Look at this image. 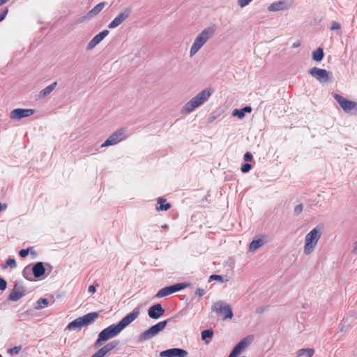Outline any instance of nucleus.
<instances>
[{
    "label": "nucleus",
    "instance_id": "nucleus-24",
    "mask_svg": "<svg viewBox=\"0 0 357 357\" xmlns=\"http://www.w3.org/2000/svg\"><path fill=\"white\" fill-rule=\"evenodd\" d=\"M158 203L160 205L156 208L157 211H167L170 208L171 205L169 203L166 202V199L162 197H159L158 199Z\"/></svg>",
    "mask_w": 357,
    "mask_h": 357
},
{
    "label": "nucleus",
    "instance_id": "nucleus-6",
    "mask_svg": "<svg viewBox=\"0 0 357 357\" xmlns=\"http://www.w3.org/2000/svg\"><path fill=\"white\" fill-rule=\"evenodd\" d=\"M167 324V320L158 322L149 329L144 331L139 337V342H144L155 336L160 331H163Z\"/></svg>",
    "mask_w": 357,
    "mask_h": 357
},
{
    "label": "nucleus",
    "instance_id": "nucleus-33",
    "mask_svg": "<svg viewBox=\"0 0 357 357\" xmlns=\"http://www.w3.org/2000/svg\"><path fill=\"white\" fill-rule=\"evenodd\" d=\"M251 165L249 163H245L241 167V171L243 173H247L251 169Z\"/></svg>",
    "mask_w": 357,
    "mask_h": 357
},
{
    "label": "nucleus",
    "instance_id": "nucleus-3",
    "mask_svg": "<svg viewBox=\"0 0 357 357\" xmlns=\"http://www.w3.org/2000/svg\"><path fill=\"white\" fill-rule=\"evenodd\" d=\"M211 95L210 89H204L186 102L181 109L182 114H189L206 102Z\"/></svg>",
    "mask_w": 357,
    "mask_h": 357
},
{
    "label": "nucleus",
    "instance_id": "nucleus-22",
    "mask_svg": "<svg viewBox=\"0 0 357 357\" xmlns=\"http://www.w3.org/2000/svg\"><path fill=\"white\" fill-rule=\"evenodd\" d=\"M252 112V107L250 106H246L241 109H235L232 112L234 116H238L239 119H242L245 116L246 112L250 113Z\"/></svg>",
    "mask_w": 357,
    "mask_h": 357
},
{
    "label": "nucleus",
    "instance_id": "nucleus-7",
    "mask_svg": "<svg viewBox=\"0 0 357 357\" xmlns=\"http://www.w3.org/2000/svg\"><path fill=\"white\" fill-rule=\"evenodd\" d=\"M335 100L338 102L344 112L351 114H357V102L349 100L339 94L334 95Z\"/></svg>",
    "mask_w": 357,
    "mask_h": 357
},
{
    "label": "nucleus",
    "instance_id": "nucleus-17",
    "mask_svg": "<svg viewBox=\"0 0 357 357\" xmlns=\"http://www.w3.org/2000/svg\"><path fill=\"white\" fill-rule=\"evenodd\" d=\"M109 34V31L104 30L100 32L98 34L95 36L88 43L87 50H91L93 49L98 44H99L107 35Z\"/></svg>",
    "mask_w": 357,
    "mask_h": 357
},
{
    "label": "nucleus",
    "instance_id": "nucleus-43",
    "mask_svg": "<svg viewBox=\"0 0 357 357\" xmlns=\"http://www.w3.org/2000/svg\"><path fill=\"white\" fill-rule=\"evenodd\" d=\"M300 45H301L300 42H299V41H297V42L294 43L292 45V47H293V48H296V47H298Z\"/></svg>",
    "mask_w": 357,
    "mask_h": 357
},
{
    "label": "nucleus",
    "instance_id": "nucleus-12",
    "mask_svg": "<svg viewBox=\"0 0 357 357\" xmlns=\"http://www.w3.org/2000/svg\"><path fill=\"white\" fill-rule=\"evenodd\" d=\"M35 113L33 109H22L17 108L13 109L10 114V117L13 121H19L22 118L29 117Z\"/></svg>",
    "mask_w": 357,
    "mask_h": 357
},
{
    "label": "nucleus",
    "instance_id": "nucleus-40",
    "mask_svg": "<svg viewBox=\"0 0 357 357\" xmlns=\"http://www.w3.org/2000/svg\"><path fill=\"white\" fill-rule=\"evenodd\" d=\"M195 294L196 295H197L199 297H202L205 294V291L203 289H201V288H198L197 289L196 291H195Z\"/></svg>",
    "mask_w": 357,
    "mask_h": 357
},
{
    "label": "nucleus",
    "instance_id": "nucleus-13",
    "mask_svg": "<svg viewBox=\"0 0 357 357\" xmlns=\"http://www.w3.org/2000/svg\"><path fill=\"white\" fill-rule=\"evenodd\" d=\"M130 14V10L129 8L124 9L109 24L108 27L109 29H114L117 27L129 17Z\"/></svg>",
    "mask_w": 357,
    "mask_h": 357
},
{
    "label": "nucleus",
    "instance_id": "nucleus-4",
    "mask_svg": "<svg viewBox=\"0 0 357 357\" xmlns=\"http://www.w3.org/2000/svg\"><path fill=\"white\" fill-rule=\"evenodd\" d=\"M321 231L317 227L312 229L305 237L303 252L305 255H310L313 252L317 244L320 239Z\"/></svg>",
    "mask_w": 357,
    "mask_h": 357
},
{
    "label": "nucleus",
    "instance_id": "nucleus-41",
    "mask_svg": "<svg viewBox=\"0 0 357 357\" xmlns=\"http://www.w3.org/2000/svg\"><path fill=\"white\" fill-rule=\"evenodd\" d=\"M20 347H15L10 350V353L17 354L20 352Z\"/></svg>",
    "mask_w": 357,
    "mask_h": 357
},
{
    "label": "nucleus",
    "instance_id": "nucleus-16",
    "mask_svg": "<svg viewBox=\"0 0 357 357\" xmlns=\"http://www.w3.org/2000/svg\"><path fill=\"white\" fill-rule=\"evenodd\" d=\"M24 295V291L23 287L17 283H15L10 293L8 298L12 301H17L23 297Z\"/></svg>",
    "mask_w": 357,
    "mask_h": 357
},
{
    "label": "nucleus",
    "instance_id": "nucleus-23",
    "mask_svg": "<svg viewBox=\"0 0 357 357\" xmlns=\"http://www.w3.org/2000/svg\"><path fill=\"white\" fill-rule=\"evenodd\" d=\"M56 84H57L56 82H54L52 84H51L50 85L44 88L42 91H40V92L39 93V96L40 98H45L47 96H48L49 94H50L52 92V91L55 89Z\"/></svg>",
    "mask_w": 357,
    "mask_h": 357
},
{
    "label": "nucleus",
    "instance_id": "nucleus-37",
    "mask_svg": "<svg viewBox=\"0 0 357 357\" xmlns=\"http://www.w3.org/2000/svg\"><path fill=\"white\" fill-rule=\"evenodd\" d=\"M243 159L246 162H251L252 160V155L250 152H246L243 156Z\"/></svg>",
    "mask_w": 357,
    "mask_h": 357
},
{
    "label": "nucleus",
    "instance_id": "nucleus-5",
    "mask_svg": "<svg viewBox=\"0 0 357 357\" xmlns=\"http://www.w3.org/2000/svg\"><path fill=\"white\" fill-rule=\"evenodd\" d=\"M98 317V313L93 312L88 313L82 317H78L69 323L66 329L69 331L80 329L84 326H88L95 321Z\"/></svg>",
    "mask_w": 357,
    "mask_h": 357
},
{
    "label": "nucleus",
    "instance_id": "nucleus-34",
    "mask_svg": "<svg viewBox=\"0 0 357 357\" xmlns=\"http://www.w3.org/2000/svg\"><path fill=\"white\" fill-rule=\"evenodd\" d=\"M340 27L341 26H340V23H338L337 22H335V21L332 22L331 26V29L332 31L340 29Z\"/></svg>",
    "mask_w": 357,
    "mask_h": 357
},
{
    "label": "nucleus",
    "instance_id": "nucleus-14",
    "mask_svg": "<svg viewBox=\"0 0 357 357\" xmlns=\"http://www.w3.org/2000/svg\"><path fill=\"white\" fill-rule=\"evenodd\" d=\"M188 351L183 349L172 348L160 352L161 357H187Z\"/></svg>",
    "mask_w": 357,
    "mask_h": 357
},
{
    "label": "nucleus",
    "instance_id": "nucleus-36",
    "mask_svg": "<svg viewBox=\"0 0 357 357\" xmlns=\"http://www.w3.org/2000/svg\"><path fill=\"white\" fill-rule=\"evenodd\" d=\"M29 248L22 249L20 251L19 255L21 257L24 258L29 255Z\"/></svg>",
    "mask_w": 357,
    "mask_h": 357
},
{
    "label": "nucleus",
    "instance_id": "nucleus-10",
    "mask_svg": "<svg viewBox=\"0 0 357 357\" xmlns=\"http://www.w3.org/2000/svg\"><path fill=\"white\" fill-rule=\"evenodd\" d=\"M309 73L321 83L328 82L332 77L331 73L317 67L310 68Z\"/></svg>",
    "mask_w": 357,
    "mask_h": 357
},
{
    "label": "nucleus",
    "instance_id": "nucleus-42",
    "mask_svg": "<svg viewBox=\"0 0 357 357\" xmlns=\"http://www.w3.org/2000/svg\"><path fill=\"white\" fill-rule=\"evenodd\" d=\"M89 291L91 293H94L96 291V287L93 285H91L89 287Z\"/></svg>",
    "mask_w": 357,
    "mask_h": 357
},
{
    "label": "nucleus",
    "instance_id": "nucleus-46",
    "mask_svg": "<svg viewBox=\"0 0 357 357\" xmlns=\"http://www.w3.org/2000/svg\"><path fill=\"white\" fill-rule=\"evenodd\" d=\"M162 228L163 229H168V226H167V225H164L162 226Z\"/></svg>",
    "mask_w": 357,
    "mask_h": 357
},
{
    "label": "nucleus",
    "instance_id": "nucleus-1",
    "mask_svg": "<svg viewBox=\"0 0 357 357\" xmlns=\"http://www.w3.org/2000/svg\"><path fill=\"white\" fill-rule=\"evenodd\" d=\"M139 309L135 308L130 313L124 317L117 324H112L103 329L98 335V337L94 343L96 348L100 347L104 342L116 337L127 326L134 321L139 314Z\"/></svg>",
    "mask_w": 357,
    "mask_h": 357
},
{
    "label": "nucleus",
    "instance_id": "nucleus-47",
    "mask_svg": "<svg viewBox=\"0 0 357 357\" xmlns=\"http://www.w3.org/2000/svg\"><path fill=\"white\" fill-rule=\"evenodd\" d=\"M0 357H2L1 354H0Z\"/></svg>",
    "mask_w": 357,
    "mask_h": 357
},
{
    "label": "nucleus",
    "instance_id": "nucleus-28",
    "mask_svg": "<svg viewBox=\"0 0 357 357\" xmlns=\"http://www.w3.org/2000/svg\"><path fill=\"white\" fill-rule=\"evenodd\" d=\"M16 261L13 258H8L6 261L5 264L2 265L3 268H6L8 266H10L11 268H14L16 267Z\"/></svg>",
    "mask_w": 357,
    "mask_h": 357
},
{
    "label": "nucleus",
    "instance_id": "nucleus-38",
    "mask_svg": "<svg viewBox=\"0 0 357 357\" xmlns=\"http://www.w3.org/2000/svg\"><path fill=\"white\" fill-rule=\"evenodd\" d=\"M7 286L6 282L2 278H0V290L3 291L6 289Z\"/></svg>",
    "mask_w": 357,
    "mask_h": 357
},
{
    "label": "nucleus",
    "instance_id": "nucleus-11",
    "mask_svg": "<svg viewBox=\"0 0 357 357\" xmlns=\"http://www.w3.org/2000/svg\"><path fill=\"white\" fill-rule=\"evenodd\" d=\"M188 286L186 283H177L171 286L165 287L160 289L156 294L155 296L157 298H162L170 295L173 293L177 292L181 289H183Z\"/></svg>",
    "mask_w": 357,
    "mask_h": 357
},
{
    "label": "nucleus",
    "instance_id": "nucleus-27",
    "mask_svg": "<svg viewBox=\"0 0 357 357\" xmlns=\"http://www.w3.org/2000/svg\"><path fill=\"white\" fill-rule=\"evenodd\" d=\"M324 58V51L321 47H318L312 53V59L317 62L321 61Z\"/></svg>",
    "mask_w": 357,
    "mask_h": 357
},
{
    "label": "nucleus",
    "instance_id": "nucleus-39",
    "mask_svg": "<svg viewBox=\"0 0 357 357\" xmlns=\"http://www.w3.org/2000/svg\"><path fill=\"white\" fill-rule=\"evenodd\" d=\"M211 280H218L220 282H222V277L220 275H211L210 276Z\"/></svg>",
    "mask_w": 357,
    "mask_h": 357
},
{
    "label": "nucleus",
    "instance_id": "nucleus-45",
    "mask_svg": "<svg viewBox=\"0 0 357 357\" xmlns=\"http://www.w3.org/2000/svg\"><path fill=\"white\" fill-rule=\"evenodd\" d=\"M8 0H0V6L6 3Z\"/></svg>",
    "mask_w": 357,
    "mask_h": 357
},
{
    "label": "nucleus",
    "instance_id": "nucleus-25",
    "mask_svg": "<svg viewBox=\"0 0 357 357\" xmlns=\"http://www.w3.org/2000/svg\"><path fill=\"white\" fill-rule=\"evenodd\" d=\"M264 244V241L261 238L253 240L249 245V250L251 252L256 251Z\"/></svg>",
    "mask_w": 357,
    "mask_h": 357
},
{
    "label": "nucleus",
    "instance_id": "nucleus-32",
    "mask_svg": "<svg viewBox=\"0 0 357 357\" xmlns=\"http://www.w3.org/2000/svg\"><path fill=\"white\" fill-rule=\"evenodd\" d=\"M252 0H238V4L241 7L243 8L248 5Z\"/></svg>",
    "mask_w": 357,
    "mask_h": 357
},
{
    "label": "nucleus",
    "instance_id": "nucleus-26",
    "mask_svg": "<svg viewBox=\"0 0 357 357\" xmlns=\"http://www.w3.org/2000/svg\"><path fill=\"white\" fill-rule=\"evenodd\" d=\"M314 350L311 348L307 349H301L297 351L296 356L297 357H301L302 356L306 355L307 357H312L314 355Z\"/></svg>",
    "mask_w": 357,
    "mask_h": 357
},
{
    "label": "nucleus",
    "instance_id": "nucleus-19",
    "mask_svg": "<svg viewBox=\"0 0 357 357\" xmlns=\"http://www.w3.org/2000/svg\"><path fill=\"white\" fill-rule=\"evenodd\" d=\"M289 4L285 0H281L271 3L268 7V10L271 12H277L284 10L289 7Z\"/></svg>",
    "mask_w": 357,
    "mask_h": 357
},
{
    "label": "nucleus",
    "instance_id": "nucleus-9",
    "mask_svg": "<svg viewBox=\"0 0 357 357\" xmlns=\"http://www.w3.org/2000/svg\"><path fill=\"white\" fill-rule=\"evenodd\" d=\"M212 310L217 314H221L224 319L233 317V312L231 307L222 301L215 303L212 306Z\"/></svg>",
    "mask_w": 357,
    "mask_h": 357
},
{
    "label": "nucleus",
    "instance_id": "nucleus-29",
    "mask_svg": "<svg viewBox=\"0 0 357 357\" xmlns=\"http://www.w3.org/2000/svg\"><path fill=\"white\" fill-rule=\"evenodd\" d=\"M213 335V331L211 329L204 330L202 332V339L206 340L207 338H211Z\"/></svg>",
    "mask_w": 357,
    "mask_h": 357
},
{
    "label": "nucleus",
    "instance_id": "nucleus-8",
    "mask_svg": "<svg viewBox=\"0 0 357 357\" xmlns=\"http://www.w3.org/2000/svg\"><path fill=\"white\" fill-rule=\"evenodd\" d=\"M126 138V130L121 128L113 132L104 143L100 146L101 148L114 146L122 142Z\"/></svg>",
    "mask_w": 357,
    "mask_h": 357
},
{
    "label": "nucleus",
    "instance_id": "nucleus-20",
    "mask_svg": "<svg viewBox=\"0 0 357 357\" xmlns=\"http://www.w3.org/2000/svg\"><path fill=\"white\" fill-rule=\"evenodd\" d=\"M105 3L100 2L97 4L93 8H92L87 14L86 16L84 17L79 22H83L84 20L89 19L93 16L97 15L105 7Z\"/></svg>",
    "mask_w": 357,
    "mask_h": 357
},
{
    "label": "nucleus",
    "instance_id": "nucleus-31",
    "mask_svg": "<svg viewBox=\"0 0 357 357\" xmlns=\"http://www.w3.org/2000/svg\"><path fill=\"white\" fill-rule=\"evenodd\" d=\"M303 206L302 204H298L297 206H296L294 209V214L296 215L301 214L303 211Z\"/></svg>",
    "mask_w": 357,
    "mask_h": 357
},
{
    "label": "nucleus",
    "instance_id": "nucleus-18",
    "mask_svg": "<svg viewBox=\"0 0 357 357\" xmlns=\"http://www.w3.org/2000/svg\"><path fill=\"white\" fill-rule=\"evenodd\" d=\"M165 310L160 304H155L149 307L148 314L149 317L157 319L165 314Z\"/></svg>",
    "mask_w": 357,
    "mask_h": 357
},
{
    "label": "nucleus",
    "instance_id": "nucleus-15",
    "mask_svg": "<svg viewBox=\"0 0 357 357\" xmlns=\"http://www.w3.org/2000/svg\"><path fill=\"white\" fill-rule=\"evenodd\" d=\"M118 344H119L118 341L110 342L107 343V344H105L102 348H100L98 351H96L91 357H104L107 354H108L112 350H113L114 348H116Z\"/></svg>",
    "mask_w": 357,
    "mask_h": 357
},
{
    "label": "nucleus",
    "instance_id": "nucleus-21",
    "mask_svg": "<svg viewBox=\"0 0 357 357\" xmlns=\"http://www.w3.org/2000/svg\"><path fill=\"white\" fill-rule=\"evenodd\" d=\"M35 278H40L45 273V268L43 262H37L32 268Z\"/></svg>",
    "mask_w": 357,
    "mask_h": 357
},
{
    "label": "nucleus",
    "instance_id": "nucleus-35",
    "mask_svg": "<svg viewBox=\"0 0 357 357\" xmlns=\"http://www.w3.org/2000/svg\"><path fill=\"white\" fill-rule=\"evenodd\" d=\"M8 12V9L7 8H4L0 13V22L3 21L6 17Z\"/></svg>",
    "mask_w": 357,
    "mask_h": 357
},
{
    "label": "nucleus",
    "instance_id": "nucleus-2",
    "mask_svg": "<svg viewBox=\"0 0 357 357\" xmlns=\"http://www.w3.org/2000/svg\"><path fill=\"white\" fill-rule=\"evenodd\" d=\"M215 33V26H211L204 29L195 38V40L190 49V56H195L202 47L213 38Z\"/></svg>",
    "mask_w": 357,
    "mask_h": 357
},
{
    "label": "nucleus",
    "instance_id": "nucleus-30",
    "mask_svg": "<svg viewBox=\"0 0 357 357\" xmlns=\"http://www.w3.org/2000/svg\"><path fill=\"white\" fill-rule=\"evenodd\" d=\"M48 303L49 302L47 298H40L37 302L38 305L36 307V308L42 309L45 306H47Z\"/></svg>",
    "mask_w": 357,
    "mask_h": 357
},
{
    "label": "nucleus",
    "instance_id": "nucleus-44",
    "mask_svg": "<svg viewBox=\"0 0 357 357\" xmlns=\"http://www.w3.org/2000/svg\"><path fill=\"white\" fill-rule=\"evenodd\" d=\"M352 252L354 254H357V241L355 242V246Z\"/></svg>",
    "mask_w": 357,
    "mask_h": 357
}]
</instances>
